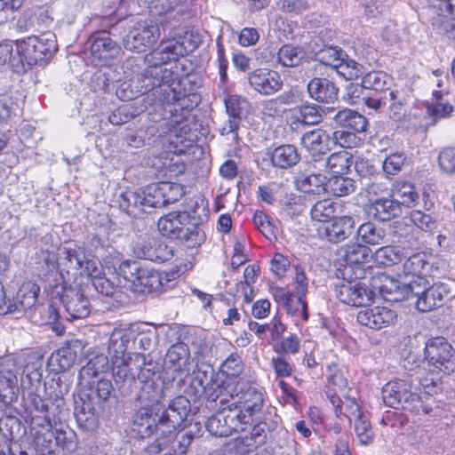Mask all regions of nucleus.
Listing matches in <instances>:
<instances>
[{
	"instance_id": "1",
	"label": "nucleus",
	"mask_w": 455,
	"mask_h": 455,
	"mask_svg": "<svg viewBox=\"0 0 455 455\" xmlns=\"http://www.w3.org/2000/svg\"><path fill=\"white\" fill-rule=\"evenodd\" d=\"M189 403L185 396H178L162 414H159L158 404L142 407L137 411L132 425L134 436L146 438L153 434L157 435V439L148 447L150 455L159 454L173 439L176 430L188 415Z\"/></svg>"
},
{
	"instance_id": "2",
	"label": "nucleus",
	"mask_w": 455,
	"mask_h": 455,
	"mask_svg": "<svg viewBox=\"0 0 455 455\" xmlns=\"http://www.w3.org/2000/svg\"><path fill=\"white\" fill-rule=\"evenodd\" d=\"M230 396L235 399L230 404L224 408L226 419L231 434L234 432H241L245 429V426L252 420V415L259 412L263 406V395L252 387H249L246 390L240 391L235 395V390L231 388Z\"/></svg>"
},
{
	"instance_id": "3",
	"label": "nucleus",
	"mask_w": 455,
	"mask_h": 455,
	"mask_svg": "<svg viewBox=\"0 0 455 455\" xmlns=\"http://www.w3.org/2000/svg\"><path fill=\"white\" fill-rule=\"evenodd\" d=\"M157 227L163 235L182 240L188 247L199 246L205 239L204 231L191 223L187 212H169L159 219Z\"/></svg>"
},
{
	"instance_id": "4",
	"label": "nucleus",
	"mask_w": 455,
	"mask_h": 455,
	"mask_svg": "<svg viewBox=\"0 0 455 455\" xmlns=\"http://www.w3.org/2000/svg\"><path fill=\"white\" fill-rule=\"evenodd\" d=\"M119 274L139 292L159 291L169 287V275L142 267L137 261L124 260L119 266Z\"/></svg>"
},
{
	"instance_id": "5",
	"label": "nucleus",
	"mask_w": 455,
	"mask_h": 455,
	"mask_svg": "<svg viewBox=\"0 0 455 455\" xmlns=\"http://www.w3.org/2000/svg\"><path fill=\"white\" fill-rule=\"evenodd\" d=\"M382 398L386 405L414 411L418 414H428L432 407L423 401V397L411 392V386L406 380H395L382 388Z\"/></svg>"
},
{
	"instance_id": "6",
	"label": "nucleus",
	"mask_w": 455,
	"mask_h": 455,
	"mask_svg": "<svg viewBox=\"0 0 455 455\" xmlns=\"http://www.w3.org/2000/svg\"><path fill=\"white\" fill-rule=\"evenodd\" d=\"M231 384L223 387L216 378L215 371L209 364L202 363L193 371L190 384L188 387V395L199 398L205 395L207 399L216 401L220 396L230 393Z\"/></svg>"
},
{
	"instance_id": "7",
	"label": "nucleus",
	"mask_w": 455,
	"mask_h": 455,
	"mask_svg": "<svg viewBox=\"0 0 455 455\" xmlns=\"http://www.w3.org/2000/svg\"><path fill=\"white\" fill-rule=\"evenodd\" d=\"M120 206L131 216L137 217L148 209L164 206L158 183L146 186L142 189L127 190L122 194Z\"/></svg>"
},
{
	"instance_id": "8",
	"label": "nucleus",
	"mask_w": 455,
	"mask_h": 455,
	"mask_svg": "<svg viewBox=\"0 0 455 455\" xmlns=\"http://www.w3.org/2000/svg\"><path fill=\"white\" fill-rule=\"evenodd\" d=\"M425 358L433 371L449 375L455 372V347L444 338L428 339L425 347Z\"/></svg>"
},
{
	"instance_id": "9",
	"label": "nucleus",
	"mask_w": 455,
	"mask_h": 455,
	"mask_svg": "<svg viewBox=\"0 0 455 455\" xmlns=\"http://www.w3.org/2000/svg\"><path fill=\"white\" fill-rule=\"evenodd\" d=\"M57 51L54 36H29L17 43V53L22 65L33 66Z\"/></svg>"
},
{
	"instance_id": "10",
	"label": "nucleus",
	"mask_w": 455,
	"mask_h": 455,
	"mask_svg": "<svg viewBox=\"0 0 455 455\" xmlns=\"http://www.w3.org/2000/svg\"><path fill=\"white\" fill-rule=\"evenodd\" d=\"M145 361V355L140 353L112 356V374L116 382H132L136 379L145 381L149 377L143 369Z\"/></svg>"
},
{
	"instance_id": "11",
	"label": "nucleus",
	"mask_w": 455,
	"mask_h": 455,
	"mask_svg": "<svg viewBox=\"0 0 455 455\" xmlns=\"http://www.w3.org/2000/svg\"><path fill=\"white\" fill-rule=\"evenodd\" d=\"M187 53L183 43L175 40H163L160 45L146 55L145 61L148 64V68L145 71V76L159 75L160 73L170 75L166 68L163 69L162 65L172 60H178L180 56Z\"/></svg>"
},
{
	"instance_id": "12",
	"label": "nucleus",
	"mask_w": 455,
	"mask_h": 455,
	"mask_svg": "<svg viewBox=\"0 0 455 455\" xmlns=\"http://www.w3.org/2000/svg\"><path fill=\"white\" fill-rule=\"evenodd\" d=\"M159 27L147 20L137 22L124 38L126 50L142 52L151 47L159 38Z\"/></svg>"
},
{
	"instance_id": "13",
	"label": "nucleus",
	"mask_w": 455,
	"mask_h": 455,
	"mask_svg": "<svg viewBox=\"0 0 455 455\" xmlns=\"http://www.w3.org/2000/svg\"><path fill=\"white\" fill-rule=\"evenodd\" d=\"M356 320L361 325L380 331L395 325L398 322V314L387 306H374L359 310Z\"/></svg>"
},
{
	"instance_id": "14",
	"label": "nucleus",
	"mask_w": 455,
	"mask_h": 455,
	"mask_svg": "<svg viewBox=\"0 0 455 455\" xmlns=\"http://www.w3.org/2000/svg\"><path fill=\"white\" fill-rule=\"evenodd\" d=\"M335 292L340 302L354 307L366 305L374 298V291L361 281H343L336 285Z\"/></svg>"
},
{
	"instance_id": "15",
	"label": "nucleus",
	"mask_w": 455,
	"mask_h": 455,
	"mask_svg": "<svg viewBox=\"0 0 455 455\" xmlns=\"http://www.w3.org/2000/svg\"><path fill=\"white\" fill-rule=\"evenodd\" d=\"M20 363L19 357L10 355L0 359V397L4 401L16 396Z\"/></svg>"
},
{
	"instance_id": "16",
	"label": "nucleus",
	"mask_w": 455,
	"mask_h": 455,
	"mask_svg": "<svg viewBox=\"0 0 455 455\" xmlns=\"http://www.w3.org/2000/svg\"><path fill=\"white\" fill-rule=\"evenodd\" d=\"M60 302L69 316L68 320L84 318L91 312L89 299L78 286L64 287Z\"/></svg>"
},
{
	"instance_id": "17",
	"label": "nucleus",
	"mask_w": 455,
	"mask_h": 455,
	"mask_svg": "<svg viewBox=\"0 0 455 455\" xmlns=\"http://www.w3.org/2000/svg\"><path fill=\"white\" fill-rule=\"evenodd\" d=\"M132 251L137 258L155 262L167 261L173 255L172 248L155 238H138L132 243Z\"/></svg>"
},
{
	"instance_id": "18",
	"label": "nucleus",
	"mask_w": 455,
	"mask_h": 455,
	"mask_svg": "<svg viewBox=\"0 0 455 455\" xmlns=\"http://www.w3.org/2000/svg\"><path fill=\"white\" fill-rule=\"evenodd\" d=\"M371 290L374 296L379 293L387 301H402L406 299L404 283L387 275L379 274L371 278Z\"/></svg>"
},
{
	"instance_id": "19",
	"label": "nucleus",
	"mask_w": 455,
	"mask_h": 455,
	"mask_svg": "<svg viewBox=\"0 0 455 455\" xmlns=\"http://www.w3.org/2000/svg\"><path fill=\"white\" fill-rule=\"evenodd\" d=\"M248 82L254 91L262 95H272L283 86L280 75L268 68H257L249 73Z\"/></svg>"
},
{
	"instance_id": "20",
	"label": "nucleus",
	"mask_w": 455,
	"mask_h": 455,
	"mask_svg": "<svg viewBox=\"0 0 455 455\" xmlns=\"http://www.w3.org/2000/svg\"><path fill=\"white\" fill-rule=\"evenodd\" d=\"M355 227V220L352 216L335 217L330 223L319 227L318 234L331 243H339L354 233Z\"/></svg>"
},
{
	"instance_id": "21",
	"label": "nucleus",
	"mask_w": 455,
	"mask_h": 455,
	"mask_svg": "<svg viewBox=\"0 0 455 455\" xmlns=\"http://www.w3.org/2000/svg\"><path fill=\"white\" fill-rule=\"evenodd\" d=\"M193 359L187 344L178 342L173 344L167 351L164 358V365L182 376L188 374L192 367Z\"/></svg>"
},
{
	"instance_id": "22",
	"label": "nucleus",
	"mask_w": 455,
	"mask_h": 455,
	"mask_svg": "<svg viewBox=\"0 0 455 455\" xmlns=\"http://www.w3.org/2000/svg\"><path fill=\"white\" fill-rule=\"evenodd\" d=\"M451 297V291L448 284L436 283L428 286L416 301L417 308L422 312H428L443 305Z\"/></svg>"
},
{
	"instance_id": "23",
	"label": "nucleus",
	"mask_w": 455,
	"mask_h": 455,
	"mask_svg": "<svg viewBox=\"0 0 455 455\" xmlns=\"http://www.w3.org/2000/svg\"><path fill=\"white\" fill-rule=\"evenodd\" d=\"M332 142L330 134L321 128L305 132L300 139L302 147L312 156L326 154L332 148Z\"/></svg>"
},
{
	"instance_id": "24",
	"label": "nucleus",
	"mask_w": 455,
	"mask_h": 455,
	"mask_svg": "<svg viewBox=\"0 0 455 455\" xmlns=\"http://www.w3.org/2000/svg\"><path fill=\"white\" fill-rule=\"evenodd\" d=\"M39 286L33 282H25L20 287L13 301L9 299L11 313L32 308L37 300Z\"/></svg>"
},
{
	"instance_id": "25",
	"label": "nucleus",
	"mask_w": 455,
	"mask_h": 455,
	"mask_svg": "<svg viewBox=\"0 0 455 455\" xmlns=\"http://www.w3.org/2000/svg\"><path fill=\"white\" fill-rule=\"evenodd\" d=\"M427 117L430 124H435L439 120L449 117L454 110L453 106L445 99L441 91H434L431 101L425 103Z\"/></svg>"
},
{
	"instance_id": "26",
	"label": "nucleus",
	"mask_w": 455,
	"mask_h": 455,
	"mask_svg": "<svg viewBox=\"0 0 455 455\" xmlns=\"http://www.w3.org/2000/svg\"><path fill=\"white\" fill-rule=\"evenodd\" d=\"M92 55L102 61L104 65L119 53L118 45L106 33H101L92 38L91 44Z\"/></svg>"
},
{
	"instance_id": "27",
	"label": "nucleus",
	"mask_w": 455,
	"mask_h": 455,
	"mask_svg": "<svg viewBox=\"0 0 455 455\" xmlns=\"http://www.w3.org/2000/svg\"><path fill=\"white\" fill-rule=\"evenodd\" d=\"M274 298L289 314L299 315L303 320H307V306L301 297L295 296L284 289L277 288L274 291Z\"/></svg>"
},
{
	"instance_id": "28",
	"label": "nucleus",
	"mask_w": 455,
	"mask_h": 455,
	"mask_svg": "<svg viewBox=\"0 0 455 455\" xmlns=\"http://www.w3.org/2000/svg\"><path fill=\"white\" fill-rule=\"evenodd\" d=\"M310 97L319 102H333L338 96V88L326 78H314L307 84Z\"/></svg>"
},
{
	"instance_id": "29",
	"label": "nucleus",
	"mask_w": 455,
	"mask_h": 455,
	"mask_svg": "<svg viewBox=\"0 0 455 455\" xmlns=\"http://www.w3.org/2000/svg\"><path fill=\"white\" fill-rule=\"evenodd\" d=\"M371 251L369 247L359 243H351L346 245L342 249L341 258L347 263L345 266L344 273L345 276L348 275L349 272L352 271L353 266H359L367 262L370 258Z\"/></svg>"
},
{
	"instance_id": "30",
	"label": "nucleus",
	"mask_w": 455,
	"mask_h": 455,
	"mask_svg": "<svg viewBox=\"0 0 455 455\" xmlns=\"http://www.w3.org/2000/svg\"><path fill=\"white\" fill-rule=\"evenodd\" d=\"M369 212L376 220L387 221L403 213L400 204L395 198H380L374 201L369 207Z\"/></svg>"
},
{
	"instance_id": "31",
	"label": "nucleus",
	"mask_w": 455,
	"mask_h": 455,
	"mask_svg": "<svg viewBox=\"0 0 455 455\" xmlns=\"http://www.w3.org/2000/svg\"><path fill=\"white\" fill-rule=\"evenodd\" d=\"M328 396L335 409L337 417L339 419L344 416L351 422L352 419L355 420L358 417L364 414L354 398L344 395V399L341 400L339 395L331 393L328 394Z\"/></svg>"
},
{
	"instance_id": "32",
	"label": "nucleus",
	"mask_w": 455,
	"mask_h": 455,
	"mask_svg": "<svg viewBox=\"0 0 455 455\" xmlns=\"http://www.w3.org/2000/svg\"><path fill=\"white\" fill-rule=\"evenodd\" d=\"M85 249L77 244L66 245L60 256L59 264L69 271L78 272L83 267L85 256Z\"/></svg>"
},
{
	"instance_id": "33",
	"label": "nucleus",
	"mask_w": 455,
	"mask_h": 455,
	"mask_svg": "<svg viewBox=\"0 0 455 455\" xmlns=\"http://www.w3.org/2000/svg\"><path fill=\"white\" fill-rule=\"evenodd\" d=\"M108 369V358L103 354H100L91 358L89 362L81 368L78 379L81 385L90 384L92 379L97 378L100 373H104Z\"/></svg>"
},
{
	"instance_id": "34",
	"label": "nucleus",
	"mask_w": 455,
	"mask_h": 455,
	"mask_svg": "<svg viewBox=\"0 0 455 455\" xmlns=\"http://www.w3.org/2000/svg\"><path fill=\"white\" fill-rule=\"evenodd\" d=\"M391 197L395 198L400 207H414L419 202V196L415 187L409 182L397 181L391 188Z\"/></svg>"
},
{
	"instance_id": "35",
	"label": "nucleus",
	"mask_w": 455,
	"mask_h": 455,
	"mask_svg": "<svg viewBox=\"0 0 455 455\" xmlns=\"http://www.w3.org/2000/svg\"><path fill=\"white\" fill-rule=\"evenodd\" d=\"M132 341V325L124 328H115L110 334L108 341L110 357L116 355H127L126 350Z\"/></svg>"
},
{
	"instance_id": "36",
	"label": "nucleus",
	"mask_w": 455,
	"mask_h": 455,
	"mask_svg": "<svg viewBox=\"0 0 455 455\" xmlns=\"http://www.w3.org/2000/svg\"><path fill=\"white\" fill-rule=\"evenodd\" d=\"M334 120L339 126L355 132H363L367 126L366 118L351 109L339 111L335 115Z\"/></svg>"
},
{
	"instance_id": "37",
	"label": "nucleus",
	"mask_w": 455,
	"mask_h": 455,
	"mask_svg": "<svg viewBox=\"0 0 455 455\" xmlns=\"http://www.w3.org/2000/svg\"><path fill=\"white\" fill-rule=\"evenodd\" d=\"M353 164L352 155L347 151L331 154L326 158L324 166L330 175L347 174Z\"/></svg>"
},
{
	"instance_id": "38",
	"label": "nucleus",
	"mask_w": 455,
	"mask_h": 455,
	"mask_svg": "<svg viewBox=\"0 0 455 455\" xmlns=\"http://www.w3.org/2000/svg\"><path fill=\"white\" fill-rule=\"evenodd\" d=\"M299 160L297 148L293 145H282L274 149L271 155L273 164L279 168L295 165Z\"/></svg>"
},
{
	"instance_id": "39",
	"label": "nucleus",
	"mask_w": 455,
	"mask_h": 455,
	"mask_svg": "<svg viewBox=\"0 0 455 455\" xmlns=\"http://www.w3.org/2000/svg\"><path fill=\"white\" fill-rule=\"evenodd\" d=\"M355 190L354 180L345 174L331 175L326 178L325 192L334 196H345Z\"/></svg>"
},
{
	"instance_id": "40",
	"label": "nucleus",
	"mask_w": 455,
	"mask_h": 455,
	"mask_svg": "<svg viewBox=\"0 0 455 455\" xmlns=\"http://www.w3.org/2000/svg\"><path fill=\"white\" fill-rule=\"evenodd\" d=\"M297 187L300 191L307 194L325 192L326 176L321 173L302 175L297 180Z\"/></svg>"
},
{
	"instance_id": "41",
	"label": "nucleus",
	"mask_w": 455,
	"mask_h": 455,
	"mask_svg": "<svg viewBox=\"0 0 455 455\" xmlns=\"http://www.w3.org/2000/svg\"><path fill=\"white\" fill-rule=\"evenodd\" d=\"M24 377L21 378V382L24 385L27 379L28 383L31 386L39 384L43 377V360L36 354L29 355L27 358V363L23 369Z\"/></svg>"
},
{
	"instance_id": "42",
	"label": "nucleus",
	"mask_w": 455,
	"mask_h": 455,
	"mask_svg": "<svg viewBox=\"0 0 455 455\" xmlns=\"http://www.w3.org/2000/svg\"><path fill=\"white\" fill-rule=\"evenodd\" d=\"M132 341L137 342L139 348L148 350L156 338V331L146 323L132 324Z\"/></svg>"
},
{
	"instance_id": "43",
	"label": "nucleus",
	"mask_w": 455,
	"mask_h": 455,
	"mask_svg": "<svg viewBox=\"0 0 455 455\" xmlns=\"http://www.w3.org/2000/svg\"><path fill=\"white\" fill-rule=\"evenodd\" d=\"M339 208V204L331 200L318 201L311 209V218L323 224L330 223L335 218Z\"/></svg>"
},
{
	"instance_id": "44",
	"label": "nucleus",
	"mask_w": 455,
	"mask_h": 455,
	"mask_svg": "<svg viewBox=\"0 0 455 455\" xmlns=\"http://www.w3.org/2000/svg\"><path fill=\"white\" fill-rule=\"evenodd\" d=\"M429 268L427 255L416 253L407 259L403 265V276L426 275Z\"/></svg>"
},
{
	"instance_id": "45",
	"label": "nucleus",
	"mask_w": 455,
	"mask_h": 455,
	"mask_svg": "<svg viewBox=\"0 0 455 455\" xmlns=\"http://www.w3.org/2000/svg\"><path fill=\"white\" fill-rule=\"evenodd\" d=\"M152 77L153 81L149 84L152 87H159L160 92L163 94L162 100L167 104H173L180 100L181 92L177 91L172 84H165L164 79L167 78V75L160 73L159 75L148 76Z\"/></svg>"
},
{
	"instance_id": "46",
	"label": "nucleus",
	"mask_w": 455,
	"mask_h": 455,
	"mask_svg": "<svg viewBox=\"0 0 455 455\" xmlns=\"http://www.w3.org/2000/svg\"><path fill=\"white\" fill-rule=\"evenodd\" d=\"M356 233L358 237L364 243L370 245L380 244L386 235L385 230L379 227H377L372 222H366L360 225Z\"/></svg>"
},
{
	"instance_id": "47",
	"label": "nucleus",
	"mask_w": 455,
	"mask_h": 455,
	"mask_svg": "<svg viewBox=\"0 0 455 455\" xmlns=\"http://www.w3.org/2000/svg\"><path fill=\"white\" fill-rule=\"evenodd\" d=\"M304 58V51L291 44L282 46L277 53V60L283 67H296Z\"/></svg>"
},
{
	"instance_id": "48",
	"label": "nucleus",
	"mask_w": 455,
	"mask_h": 455,
	"mask_svg": "<svg viewBox=\"0 0 455 455\" xmlns=\"http://www.w3.org/2000/svg\"><path fill=\"white\" fill-rule=\"evenodd\" d=\"M76 362V358L70 350L62 347L52 354L49 359V364L56 371H65L68 370Z\"/></svg>"
},
{
	"instance_id": "49",
	"label": "nucleus",
	"mask_w": 455,
	"mask_h": 455,
	"mask_svg": "<svg viewBox=\"0 0 455 455\" xmlns=\"http://www.w3.org/2000/svg\"><path fill=\"white\" fill-rule=\"evenodd\" d=\"M259 268L255 266H248L243 272L244 281L236 284L237 295L243 296L246 302L252 300V287L251 284L255 283L258 276Z\"/></svg>"
},
{
	"instance_id": "50",
	"label": "nucleus",
	"mask_w": 455,
	"mask_h": 455,
	"mask_svg": "<svg viewBox=\"0 0 455 455\" xmlns=\"http://www.w3.org/2000/svg\"><path fill=\"white\" fill-rule=\"evenodd\" d=\"M206 428L211 435L215 436H228L232 435L226 419L224 408L207 420Z\"/></svg>"
},
{
	"instance_id": "51",
	"label": "nucleus",
	"mask_w": 455,
	"mask_h": 455,
	"mask_svg": "<svg viewBox=\"0 0 455 455\" xmlns=\"http://www.w3.org/2000/svg\"><path fill=\"white\" fill-rule=\"evenodd\" d=\"M343 56H346L342 50L333 46H324L315 53V60L327 67L336 68Z\"/></svg>"
},
{
	"instance_id": "52",
	"label": "nucleus",
	"mask_w": 455,
	"mask_h": 455,
	"mask_svg": "<svg viewBox=\"0 0 455 455\" xmlns=\"http://www.w3.org/2000/svg\"><path fill=\"white\" fill-rule=\"evenodd\" d=\"M363 86L373 91H384L390 82L388 75L383 71H372L363 77Z\"/></svg>"
},
{
	"instance_id": "53",
	"label": "nucleus",
	"mask_w": 455,
	"mask_h": 455,
	"mask_svg": "<svg viewBox=\"0 0 455 455\" xmlns=\"http://www.w3.org/2000/svg\"><path fill=\"white\" fill-rule=\"evenodd\" d=\"M293 117L304 124H316L321 122L322 116L314 105H303L293 112Z\"/></svg>"
},
{
	"instance_id": "54",
	"label": "nucleus",
	"mask_w": 455,
	"mask_h": 455,
	"mask_svg": "<svg viewBox=\"0 0 455 455\" xmlns=\"http://www.w3.org/2000/svg\"><path fill=\"white\" fill-rule=\"evenodd\" d=\"M374 255L376 261L382 265L395 264L403 259L401 249L390 245L379 248Z\"/></svg>"
},
{
	"instance_id": "55",
	"label": "nucleus",
	"mask_w": 455,
	"mask_h": 455,
	"mask_svg": "<svg viewBox=\"0 0 455 455\" xmlns=\"http://www.w3.org/2000/svg\"><path fill=\"white\" fill-rule=\"evenodd\" d=\"M164 206L178 201L184 194L183 187L175 182H158Z\"/></svg>"
},
{
	"instance_id": "56",
	"label": "nucleus",
	"mask_w": 455,
	"mask_h": 455,
	"mask_svg": "<svg viewBox=\"0 0 455 455\" xmlns=\"http://www.w3.org/2000/svg\"><path fill=\"white\" fill-rule=\"evenodd\" d=\"M342 57L340 63L338 64L335 70L346 80H353L358 78L363 74V67L353 60H345Z\"/></svg>"
},
{
	"instance_id": "57",
	"label": "nucleus",
	"mask_w": 455,
	"mask_h": 455,
	"mask_svg": "<svg viewBox=\"0 0 455 455\" xmlns=\"http://www.w3.org/2000/svg\"><path fill=\"white\" fill-rule=\"evenodd\" d=\"M253 222L260 233L268 240L276 237L277 228L275 225L271 222L269 217L263 212H256L254 213Z\"/></svg>"
},
{
	"instance_id": "58",
	"label": "nucleus",
	"mask_w": 455,
	"mask_h": 455,
	"mask_svg": "<svg viewBox=\"0 0 455 455\" xmlns=\"http://www.w3.org/2000/svg\"><path fill=\"white\" fill-rule=\"evenodd\" d=\"M357 132L351 131H336L333 132L331 140L332 146L339 145L342 148H352L359 146L361 139L357 136Z\"/></svg>"
},
{
	"instance_id": "59",
	"label": "nucleus",
	"mask_w": 455,
	"mask_h": 455,
	"mask_svg": "<svg viewBox=\"0 0 455 455\" xmlns=\"http://www.w3.org/2000/svg\"><path fill=\"white\" fill-rule=\"evenodd\" d=\"M407 160L406 156L403 153H393L387 156L382 164V168L387 175H396L398 174L405 162Z\"/></svg>"
},
{
	"instance_id": "60",
	"label": "nucleus",
	"mask_w": 455,
	"mask_h": 455,
	"mask_svg": "<svg viewBox=\"0 0 455 455\" xmlns=\"http://www.w3.org/2000/svg\"><path fill=\"white\" fill-rule=\"evenodd\" d=\"M355 431L362 444L367 445L371 443L373 433L368 417L363 414L355 420Z\"/></svg>"
},
{
	"instance_id": "61",
	"label": "nucleus",
	"mask_w": 455,
	"mask_h": 455,
	"mask_svg": "<svg viewBox=\"0 0 455 455\" xmlns=\"http://www.w3.org/2000/svg\"><path fill=\"white\" fill-rule=\"evenodd\" d=\"M411 222L420 230L431 232L436 228L435 220L429 214H426L419 210H414L410 213Z\"/></svg>"
},
{
	"instance_id": "62",
	"label": "nucleus",
	"mask_w": 455,
	"mask_h": 455,
	"mask_svg": "<svg viewBox=\"0 0 455 455\" xmlns=\"http://www.w3.org/2000/svg\"><path fill=\"white\" fill-rule=\"evenodd\" d=\"M84 386H88L91 389L92 394L90 395H95L96 397L102 402L108 400L114 391L111 381L105 379H101L96 383L90 381V384H85Z\"/></svg>"
},
{
	"instance_id": "63",
	"label": "nucleus",
	"mask_w": 455,
	"mask_h": 455,
	"mask_svg": "<svg viewBox=\"0 0 455 455\" xmlns=\"http://www.w3.org/2000/svg\"><path fill=\"white\" fill-rule=\"evenodd\" d=\"M78 272L81 275H86L93 281L96 277L103 275V267L98 259L86 255L83 267Z\"/></svg>"
},
{
	"instance_id": "64",
	"label": "nucleus",
	"mask_w": 455,
	"mask_h": 455,
	"mask_svg": "<svg viewBox=\"0 0 455 455\" xmlns=\"http://www.w3.org/2000/svg\"><path fill=\"white\" fill-rule=\"evenodd\" d=\"M439 165L447 173L455 172V147L446 148L440 153Z\"/></svg>"
}]
</instances>
